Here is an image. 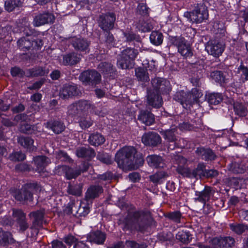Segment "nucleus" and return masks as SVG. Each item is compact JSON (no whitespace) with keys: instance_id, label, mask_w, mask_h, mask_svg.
Masks as SVG:
<instances>
[{"instance_id":"obj_59","label":"nucleus","mask_w":248,"mask_h":248,"mask_svg":"<svg viewBox=\"0 0 248 248\" xmlns=\"http://www.w3.org/2000/svg\"><path fill=\"white\" fill-rule=\"evenodd\" d=\"M142 65L147 71L149 70L152 72L156 71V65L154 61L149 62L148 60H145L142 62Z\"/></svg>"},{"instance_id":"obj_49","label":"nucleus","mask_w":248,"mask_h":248,"mask_svg":"<svg viewBox=\"0 0 248 248\" xmlns=\"http://www.w3.org/2000/svg\"><path fill=\"white\" fill-rule=\"evenodd\" d=\"M207 170L205 169V166L203 163H199L196 169L193 170L194 178L198 176L200 177H204L205 171Z\"/></svg>"},{"instance_id":"obj_64","label":"nucleus","mask_w":248,"mask_h":248,"mask_svg":"<svg viewBox=\"0 0 248 248\" xmlns=\"http://www.w3.org/2000/svg\"><path fill=\"white\" fill-rule=\"evenodd\" d=\"M210 246L213 248H222L221 238L219 239L217 237L214 238L210 241Z\"/></svg>"},{"instance_id":"obj_63","label":"nucleus","mask_w":248,"mask_h":248,"mask_svg":"<svg viewBox=\"0 0 248 248\" xmlns=\"http://www.w3.org/2000/svg\"><path fill=\"white\" fill-rule=\"evenodd\" d=\"M11 73L13 77H22L25 75L24 72L18 67H14L11 70Z\"/></svg>"},{"instance_id":"obj_51","label":"nucleus","mask_w":248,"mask_h":248,"mask_svg":"<svg viewBox=\"0 0 248 248\" xmlns=\"http://www.w3.org/2000/svg\"><path fill=\"white\" fill-rule=\"evenodd\" d=\"M210 77L217 82L222 83L225 82V77L223 76V73L221 71H214L211 73Z\"/></svg>"},{"instance_id":"obj_35","label":"nucleus","mask_w":248,"mask_h":248,"mask_svg":"<svg viewBox=\"0 0 248 248\" xmlns=\"http://www.w3.org/2000/svg\"><path fill=\"white\" fill-rule=\"evenodd\" d=\"M168 174L163 171H158L150 176V180L154 184H161L165 181Z\"/></svg>"},{"instance_id":"obj_12","label":"nucleus","mask_w":248,"mask_h":248,"mask_svg":"<svg viewBox=\"0 0 248 248\" xmlns=\"http://www.w3.org/2000/svg\"><path fill=\"white\" fill-rule=\"evenodd\" d=\"M72 46L75 49L80 52L86 54L89 51L90 42L82 38H74L71 40Z\"/></svg>"},{"instance_id":"obj_9","label":"nucleus","mask_w":248,"mask_h":248,"mask_svg":"<svg viewBox=\"0 0 248 248\" xmlns=\"http://www.w3.org/2000/svg\"><path fill=\"white\" fill-rule=\"evenodd\" d=\"M115 21L114 14L108 13L99 16L98 24L99 27L104 31H108L114 27V23Z\"/></svg>"},{"instance_id":"obj_17","label":"nucleus","mask_w":248,"mask_h":248,"mask_svg":"<svg viewBox=\"0 0 248 248\" xmlns=\"http://www.w3.org/2000/svg\"><path fill=\"white\" fill-rule=\"evenodd\" d=\"M106 238L105 233L99 231L91 232L87 236V239L89 242L98 245L103 244Z\"/></svg>"},{"instance_id":"obj_36","label":"nucleus","mask_w":248,"mask_h":248,"mask_svg":"<svg viewBox=\"0 0 248 248\" xmlns=\"http://www.w3.org/2000/svg\"><path fill=\"white\" fill-rule=\"evenodd\" d=\"M190 97L191 98V100L186 101V105L187 106L188 104L192 105L195 103H196L199 98L201 97L202 95V92L199 90L197 88H194L191 91L190 94Z\"/></svg>"},{"instance_id":"obj_10","label":"nucleus","mask_w":248,"mask_h":248,"mask_svg":"<svg viewBox=\"0 0 248 248\" xmlns=\"http://www.w3.org/2000/svg\"><path fill=\"white\" fill-rule=\"evenodd\" d=\"M153 91L159 94L167 93L170 91L169 82L167 80L157 78L152 81Z\"/></svg>"},{"instance_id":"obj_62","label":"nucleus","mask_w":248,"mask_h":248,"mask_svg":"<svg viewBox=\"0 0 248 248\" xmlns=\"http://www.w3.org/2000/svg\"><path fill=\"white\" fill-rule=\"evenodd\" d=\"M63 241L69 246H71L72 245H74L75 243L79 242L76 237L72 234H68L65 236L63 238Z\"/></svg>"},{"instance_id":"obj_7","label":"nucleus","mask_w":248,"mask_h":248,"mask_svg":"<svg viewBox=\"0 0 248 248\" xmlns=\"http://www.w3.org/2000/svg\"><path fill=\"white\" fill-rule=\"evenodd\" d=\"M171 41L172 44L177 46L178 52L182 56L186 58L192 56L193 53L190 45L184 37H174Z\"/></svg>"},{"instance_id":"obj_28","label":"nucleus","mask_w":248,"mask_h":248,"mask_svg":"<svg viewBox=\"0 0 248 248\" xmlns=\"http://www.w3.org/2000/svg\"><path fill=\"white\" fill-rule=\"evenodd\" d=\"M76 155L78 157L92 158L95 156L94 151L91 148L88 147H78L76 150Z\"/></svg>"},{"instance_id":"obj_27","label":"nucleus","mask_w":248,"mask_h":248,"mask_svg":"<svg viewBox=\"0 0 248 248\" xmlns=\"http://www.w3.org/2000/svg\"><path fill=\"white\" fill-rule=\"evenodd\" d=\"M46 127L51 129L55 133L59 134L65 128L63 124L60 121H50L45 124Z\"/></svg>"},{"instance_id":"obj_60","label":"nucleus","mask_w":248,"mask_h":248,"mask_svg":"<svg viewBox=\"0 0 248 248\" xmlns=\"http://www.w3.org/2000/svg\"><path fill=\"white\" fill-rule=\"evenodd\" d=\"M9 157L12 161H19L24 160L26 158V156L24 154L20 152H17L11 154Z\"/></svg>"},{"instance_id":"obj_19","label":"nucleus","mask_w":248,"mask_h":248,"mask_svg":"<svg viewBox=\"0 0 248 248\" xmlns=\"http://www.w3.org/2000/svg\"><path fill=\"white\" fill-rule=\"evenodd\" d=\"M148 104L154 108H159L162 103V98L160 95L155 92L149 91L147 95Z\"/></svg>"},{"instance_id":"obj_57","label":"nucleus","mask_w":248,"mask_h":248,"mask_svg":"<svg viewBox=\"0 0 248 248\" xmlns=\"http://www.w3.org/2000/svg\"><path fill=\"white\" fill-rule=\"evenodd\" d=\"M105 35L106 38L105 42L107 45L109 47L115 46V41L112 34L108 31H106Z\"/></svg>"},{"instance_id":"obj_21","label":"nucleus","mask_w":248,"mask_h":248,"mask_svg":"<svg viewBox=\"0 0 248 248\" xmlns=\"http://www.w3.org/2000/svg\"><path fill=\"white\" fill-rule=\"evenodd\" d=\"M196 154L200 156L202 159L206 161L215 160L216 155L210 149H205L203 147H199L196 150Z\"/></svg>"},{"instance_id":"obj_39","label":"nucleus","mask_w":248,"mask_h":248,"mask_svg":"<svg viewBox=\"0 0 248 248\" xmlns=\"http://www.w3.org/2000/svg\"><path fill=\"white\" fill-rule=\"evenodd\" d=\"M151 42L155 45L158 46L162 44L163 40L162 34L158 31H153L150 36Z\"/></svg>"},{"instance_id":"obj_33","label":"nucleus","mask_w":248,"mask_h":248,"mask_svg":"<svg viewBox=\"0 0 248 248\" xmlns=\"http://www.w3.org/2000/svg\"><path fill=\"white\" fill-rule=\"evenodd\" d=\"M206 99L210 105H216L222 101L223 96L220 93H210L206 95Z\"/></svg>"},{"instance_id":"obj_2","label":"nucleus","mask_w":248,"mask_h":248,"mask_svg":"<svg viewBox=\"0 0 248 248\" xmlns=\"http://www.w3.org/2000/svg\"><path fill=\"white\" fill-rule=\"evenodd\" d=\"M149 214L143 211L135 212L128 215L123 223L124 231H142L147 224Z\"/></svg>"},{"instance_id":"obj_58","label":"nucleus","mask_w":248,"mask_h":248,"mask_svg":"<svg viewBox=\"0 0 248 248\" xmlns=\"http://www.w3.org/2000/svg\"><path fill=\"white\" fill-rule=\"evenodd\" d=\"M79 124L82 129H86L92 125L93 121L90 118L81 117L79 121Z\"/></svg>"},{"instance_id":"obj_26","label":"nucleus","mask_w":248,"mask_h":248,"mask_svg":"<svg viewBox=\"0 0 248 248\" xmlns=\"http://www.w3.org/2000/svg\"><path fill=\"white\" fill-rule=\"evenodd\" d=\"M146 160L150 167L157 168L163 167L164 166L163 159L159 155H148Z\"/></svg>"},{"instance_id":"obj_50","label":"nucleus","mask_w":248,"mask_h":248,"mask_svg":"<svg viewBox=\"0 0 248 248\" xmlns=\"http://www.w3.org/2000/svg\"><path fill=\"white\" fill-rule=\"evenodd\" d=\"M78 108L77 102L69 105L68 107V110L67 112L68 116L69 117H73L78 114H80Z\"/></svg>"},{"instance_id":"obj_13","label":"nucleus","mask_w":248,"mask_h":248,"mask_svg":"<svg viewBox=\"0 0 248 248\" xmlns=\"http://www.w3.org/2000/svg\"><path fill=\"white\" fill-rule=\"evenodd\" d=\"M77 102L80 114L94 113L96 115H100V112L95 110V106L90 101L86 100H80Z\"/></svg>"},{"instance_id":"obj_6","label":"nucleus","mask_w":248,"mask_h":248,"mask_svg":"<svg viewBox=\"0 0 248 248\" xmlns=\"http://www.w3.org/2000/svg\"><path fill=\"white\" fill-rule=\"evenodd\" d=\"M79 78L84 85L94 87L100 83L101 76L95 70H88L82 72Z\"/></svg>"},{"instance_id":"obj_56","label":"nucleus","mask_w":248,"mask_h":248,"mask_svg":"<svg viewBox=\"0 0 248 248\" xmlns=\"http://www.w3.org/2000/svg\"><path fill=\"white\" fill-rule=\"evenodd\" d=\"M67 191L69 194L75 196H80L81 194V189L78 185H69Z\"/></svg>"},{"instance_id":"obj_38","label":"nucleus","mask_w":248,"mask_h":248,"mask_svg":"<svg viewBox=\"0 0 248 248\" xmlns=\"http://www.w3.org/2000/svg\"><path fill=\"white\" fill-rule=\"evenodd\" d=\"M176 239L184 244L189 243L192 237L189 232L187 231H180L179 232L176 236Z\"/></svg>"},{"instance_id":"obj_23","label":"nucleus","mask_w":248,"mask_h":248,"mask_svg":"<svg viewBox=\"0 0 248 248\" xmlns=\"http://www.w3.org/2000/svg\"><path fill=\"white\" fill-rule=\"evenodd\" d=\"M81 59L80 55L75 52H72L63 56L64 65H75Z\"/></svg>"},{"instance_id":"obj_24","label":"nucleus","mask_w":248,"mask_h":248,"mask_svg":"<svg viewBox=\"0 0 248 248\" xmlns=\"http://www.w3.org/2000/svg\"><path fill=\"white\" fill-rule=\"evenodd\" d=\"M138 119L142 123L148 125L152 124L155 122L154 115L147 111H140Z\"/></svg>"},{"instance_id":"obj_22","label":"nucleus","mask_w":248,"mask_h":248,"mask_svg":"<svg viewBox=\"0 0 248 248\" xmlns=\"http://www.w3.org/2000/svg\"><path fill=\"white\" fill-rule=\"evenodd\" d=\"M13 215L16 218L20 230L24 231L28 228V225L25 220V215L21 210H14Z\"/></svg>"},{"instance_id":"obj_52","label":"nucleus","mask_w":248,"mask_h":248,"mask_svg":"<svg viewBox=\"0 0 248 248\" xmlns=\"http://www.w3.org/2000/svg\"><path fill=\"white\" fill-rule=\"evenodd\" d=\"M137 28L142 32H148L151 30L152 27L149 23L143 20H140L137 25Z\"/></svg>"},{"instance_id":"obj_5","label":"nucleus","mask_w":248,"mask_h":248,"mask_svg":"<svg viewBox=\"0 0 248 248\" xmlns=\"http://www.w3.org/2000/svg\"><path fill=\"white\" fill-rule=\"evenodd\" d=\"M40 190L38 185L35 183H29L24 185L20 191L15 194V199L19 201H29L32 200L33 194Z\"/></svg>"},{"instance_id":"obj_61","label":"nucleus","mask_w":248,"mask_h":248,"mask_svg":"<svg viewBox=\"0 0 248 248\" xmlns=\"http://www.w3.org/2000/svg\"><path fill=\"white\" fill-rule=\"evenodd\" d=\"M97 158L101 162L106 164H110L112 162L111 157L107 154H99Z\"/></svg>"},{"instance_id":"obj_11","label":"nucleus","mask_w":248,"mask_h":248,"mask_svg":"<svg viewBox=\"0 0 248 248\" xmlns=\"http://www.w3.org/2000/svg\"><path fill=\"white\" fill-rule=\"evenodd\" d=\"M161 141L160 136L155 132L146 133L142 137V142L146 146H156L160 144Z\"/></svg>"},{"instance_id":"obj_37","label":"nucleus","mask_w":248,"mask_h":248,"mask_svg":"<svg viewBox=\"0 0 248 248\" xmlns=\"http://www.w3.org/2000/svg\"><path fill=\"white\" fill-rule=\"evenodd\" d=\"M29 71L30 72L29 76L38 77L47 75L49 72V70L46 67H37L30 69Z\"/></svg>"},{"instance_id":"obj_48","label":"nucleus","mask_w":248,"mask_h":248,"mask_svg":"<svg viewBox=\"0 0 248 248\" xmlns=\"http://www.w3.org/2000/svg\"><path fill=\"white\" fill-rule=\"evenodd\" d=\"M81 202L78 201L76 202H72L69 203L67 209L68 213L73 214L74 216L77 217L78 213V208L80 206Z\"/></svg>"},{"instance_id":"obj_55","label":"nucleus","mask_w":248,"mask_h":248,"mask_svg":"<svg viewBox=\"0 0 248 248\" xmlns=\"http://www.w3.org/2000/svg\"><path fill=\"white\" fill-rule=\"evenodd\" d=\"M234 239L231 237H226L221 238V244L222 248H231L234 245Z\"/></svg>"},{"instance_id":"obj_20","label":"nucleus","mask_w":248,"mask_h":248,"mask_svg":"<svg viewBox=\"0 0 248 248\" xmlns=\"http://www.w3.org/2000/svg\"><path fill=\"white\" fill-rule=\"evenodd\" d=\"M33 161L36 167V170L39 173L43 171L46 167L51 162L50 159L44 155L34 157Z\"/></svg>"},{"instance_id":"obj_8","label":"nucleus","mask_w":248,"mask_h":248,"mask_svg":"<svg viewBox=\"0 0 248 248\" xmlns=\"http://www.w3.org/2000/svg\"><path fill=\"white\" fill-rule=\"evenodd\" d=\"M80 94L81 92L77 85L73 83L64 84L60 91V96L62 98H68Z\"/></svg>"},{"instance_id":"obj_34","label":"nucleus","mask_w":248,"mask_h":248,"mask_svg":"<svg viewBox=\"0 0 248 248\" xmlns=\"http://www.w3.org/2000/svg\"><path fill=\"white\" fill-rule=\"evenodd\" d=\"M89 143L93 146H98L103 144L105 141V138L101 134L96 133L91 134L89 139Z\"/></svg>"},{"instance_id":"obj_4","label":"nucleus","mask_w":248,"mask_h":248,"mask_svg":"<svg viewBox=\"0 0 248 248\" xmlns=\"http://www.w3.org/2000/svg\"><path fill=\"white\" fill-rule=\"evenodd\" d=\"M184 16L191 23H202L208 18V11L206 6L202 3H195L190 12H186Z\"/></svg>"},{"instance_id":"obj_15","label":"nucleus","mask_w":248,"mask_h":248,"mask_svg":"<svg viewBox=\"0 0 248 248\" xmlns=\"http://www.w3.org/2000/svg\"><path fill=\"white\" fill-rule=\"evenodd\" d=\"M212 194L211 188L206 186L202 191H195V197L194 199L196 202H199L205 204L209 201Z\"/></svg>"},{"instance_id":"obj_32","label":"nucleus","mask_w":248,"mask_h":248,"mask_svg":"<svg viewBox=\"0 0 248 248\" xmlns=\"http://www.w3.org/2000/svg\"><path fill=\"white\" fill-rule=\"evenodd\" d=\"M60 168L65 172V176L67 179H72L78 176L80 173V170L72 169L67 166H62Z\"/></svg>"},{"instance_id":"obj_14","label":"nucleus","mask_w":248,"mask_h":248,"mask_svg":"<svg viewBox=\"0 0 248 248\" xmlns=\"http://www.w3.org/2000/svg\"><path fill=\"white\" fill-rule=\"evenodd\" d=\"M54 19V16L50 13L39 14L34 17L33 24L35 26L39 27L46 24L52 23Z\"/></svg>"},{"instance_id":"obj_54","label":"nucleus","mask_w":248,"mask_h":248,"mask_svg":"<svg viewBox=\"0 0 248 248\" xmlns=\"http://www.w3.org/2000/svg\"><path fill=\"white\" fill-rule=\"evenodd\" d=\"M234 110L235 113L240 116H244L246 115L247 109L242 104H235L234 105Z\"/></svg>"},{"instance_id":"obj_47","label":"nucleus","mask_w":248,"mask_h":248,"mask_svg":"<svg viewBox=\"0 0 248 248\" xmlns=\"http://www.w3.org/2000/svg\"><path fill=\"white\" fill-rule=\"evenodd\" d=\"M231 230L237 234H240L248 229V227L241 224L231 223L229 225Z\"/></svg>"},{"instance_id":"obj_43","label":"nucleus","mask_w":248,"mask_h":248,"mask_svg":"<svg viewBox=\"0 0 248 248\" xmlns=\"http://www.w3.org/2000/svg\"><path fill=\"white\" fill-rule=\"evenodd\" d=\"M229 170L234 173H242L246 170L245 167L237 162H233L229 165Z\"/></svg>"},{"instance_id":"obj_3","label":"nucleus","mask_w":248,"mask_h":248,"mask_svg":"<svg viewBox=\"0 0 248 248\" xmlns=\"http://www.w3.org/2000/svg\"><path fill=\"white\" fill-rule=\"evenodd\" d=\"M138 54L139 51L137 49L133 47H127L122 51L118 58V67L122 69L132 68Z\"/></svg>"},{"instance_id":"obj_30","label":"nucleus","mask_w":248,"mask_h":248,"mask_svg":"<svg viewBox=\"0 0 248 248\" xmlns=\"http://www.w3.org/2000/svg\"><path fill=\"white\" fill-rule=\"evenodd\" d=\"M103 192L102 187L99 186H91L87 190L86 198L87 200L93 199L99 196Z\"/></svg>"},{"instance_id":"obj_16","label":"nucleus","mask_w":248,"mask_h":248,"mask_svg":"<svg viewBox=\"0 0 248 248\" xmlns=\"http://www.w3.org/2000/svg\"><path fill=\"white\" fill-rule=\"evenodd\" d=\"M206 49L209 54L217 57L223 52L224 46L222 44L215 42L214 43L208 44L206 46Z\"/></svg>"},{"instance_id":"obj_44","label":"nucleus","mask_w":248,"mask_h":248,"mask_svg":"<svg viewBox=\"0 0 248 248\" xmlns=\"http://www.w3.org/2000/svg\"><path fill=\"white\" fill-rule=\"evenodd\" d=\"M165 217L175 223H180L182 214L179 211L170 212L166 214Z\"/></svg>"},{"instance_id":"obj_31","label":"nucleus","mask_w":248,"mask_h":248,"mask_svg":"<svg viewBox=\"0 0 248 248\" xmlns=\"http://www.w3.org/2000/svg\"><path fill=\"white\" fill-rule=\"evenodd\" d=\"M44 215L45 210L41 209L31 213L30 216L34 218V223L38 226H40L43 223H46V221L44 219Z\"/></svg>"},{"instance_id":"obj_45","label":"nucleus","mask_w":248,"mask_h":248,"mask_svg":"<svg viewBox=\"0 0 248 248\" xmlns=\"http://www.w3.org/2000/svg\"><path fill=\"white\" fill-rule=\"evenodd\" d=\"M135 74L139 80L143 81L149 80V76L144 68L139 67L136 69Z\"/></svg>"},{"instance_id":"obj_40","label":"nucleus","mask_w":248,"mask_h":248,"mask_svg":"<svg viewBox=\"0 0 248 248\" xmlns=\"http://www.w3.org/2000/svg\"><path fill=\"white\" fill-rule=\"evenodd\" d=\"M12 240V235L9 232L0 231V246H6Z\"/></svg>"},{"instance_id":"obj_41","label":"nucleus","mask_w":248,"mask_h":248,"mask_svg":"<svg viewBox=\"0 0 248 248\" xmlns=\"http://www.w3.org/2000/svg\"><path fill=\"white\" fill-rule=\"evenodd\" d=\"M237 73L239 75L240 80L243 82L248 81V68L242 63L237 68Z\"/></svg>"},{"instance_id":"obj_42","label":"nucleus","mask_w":248,"mask_h":248,"mask_svg":"<svg viewBox=\"0 0 248 248\" xmlns=\"http://www.w3.org/2000/svg\"><path fill=\"white\" fill-rule=\"evenodd\" d=\"M21 0H6L5 1V8L8 12H11L16 7L21 5Z\"/></svg>"},{"instance_id":"obj_1","label":"nucleus","mask_w":248,"mask_h":248,"mask_svg":"<svg viewBox=\"0 0 248 248\" xmlns=\"http://www.w3.org/2000/svg\"><path fill=\"white\" fill-rule=\"evenodd\" d=\"M136 149L133 147H125L120 150L115 155V161L119 168L123 170L131 169L142 165L143 158L141 155L136 158Z\"/></svg>"},{"instance_id":"obj_46","label":"nucleus","mask_w":248,"mask_h":248,"mask_svg":"<svg viewBox=\"0 0 248 248\" xmlns=\"http://www.w3.org/2000/svg\"><path fill=\"white\" fill-rule=\"evenodd\" d=\"M177 171L182 175L189 178H194L193 170H190L188 168L185 166H182L180 164L178 166Z\"/></svg>"},{"instance_id":"obj_53","label":"nucleus","mask_w":248,"mask_h":248,"mask_svg":"<svg viewBox=\"0 0 248 248\" xmlns=\"http://www.w3.org/2000/svg\"><path fill=\"white\" fill-rule=\"evenodd\" d=\"M98 69L102 72L107 74L112 70V65L111 63L106 62H101L98 66Z\"/></svg>"},{"instance_id":"obj_29","label":"nucleus","mask_w":248,"mask_h":248,"mask_svg":"<svg viewBox=\"0 0 248 248\" xmlns=\"http://www.w3.org/2000/svg\"><path fill=\"white\" fill-rule=\"evenodd\" d=\"M18 142L29 151H33L36 149L33 145L34 140L29 137H19L18 138Z\"/></svg>"},{"instance_id":"obj_18","label":"nucleus","mask_w":248,"mask_h":248,"mask_svg":"<svg viewBox=\"0 0 248 248\" xmlns=\"http://www.w3.org/2000/svg\"><path fill=\"white\" fill-rule=\"evenodd\" d=\"M176 131L177 129L174 127L162 132V135L164 138L167 140L168 142L173 143L172 145L170 144L168 146V148L171 150H173L174 148L176 141L177 140L175 136Z\"/></svg>"},{"instance_id":"obj_25","label":"nucleus","mask_w":248,"mask_h":248,"mask_svg":"<svg viewBox=\"0 0 248 248\" xmlns=\"http://www.w3.org/2000/svg\"><path fill=\"white\" fill-rule=\"evenodd\" d=\"M25 33L27 37L21 38L17 41L18 46L23 50L29 49L32 46V42L29 38V36L32 33V31L30 30L29 32L27 31Z\"/></svg>"}]
</instances>
